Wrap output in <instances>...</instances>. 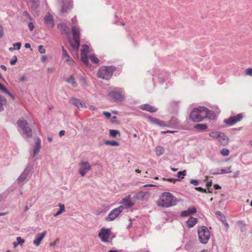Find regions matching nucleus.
I'll return each mask as SVG.
<instances>
[{"label": "nucleus", "mask_w": 252, "mask_h": 252, "mask_svg": "<svg viewBox=\"0 0 252 252\" xmlns=\"http://www.w3.org/2000/svg\"><path fill=\"white\" fill-rule=\"evenodd\" d=\"M177 203L176 197L169 192H163L156 202L158 206L163 208H169L176 205Z\"/></svg>", "instance_id": "1"}, {"label": "nucleus", "mask_w": 252, "mask_h": 252, "mask_svg": "<svg viewBox=\"0 0 252 252\" xmlns=\"http://www.w3.org/2000/svg\"><path fill=\"white\" fill-rule=\"evenodd\" d=\"M72 31L73 36V40H69L72 48L77 50L80 46V29L75 25H72Z\"/></svg>", "instance_id": "2"}, {"label": "nucleus", "mask_w": 252, "mask_h": 252, "mask_svg": "<svg viewBox=\"0 0 252 252\" xmlns=\"http://www.w3.org/2000/svg\"><path fill=\"white\" fill-rule=\"evenodd\" d=\"M204 107L199 106L194 108L191 112L189 119L190 120L198 122L202 121L204 118Z\"/></svg>", "instance_id": "3"}, {"label": "nucleus", "mask_w": 252, "mask_h": 252, "mask_svg": "<svg viewBox=\"0 0 252 252\" xmlns=\"http://www.w3.org/2000/svg\"><path fill=\"white\" fill-rule=\"evenodd\" d=\"M115 67L113 66H101L99 68L97 74L99 77L105 80H109L112 76Z\"/></svg>", "instance_id": "4"}, {"label": "nucleus", "mask_w": 252, "mask_h": 252, "mask_svg": "<svg viewBox=\"0 0 252 252\" xmlns=\"http://www.w3.org/2000/svg\"><path fill=\"white\" fill-rule=\"evenodd\" d=\"M125 93L122 88H116L108 93V96L113 101H123L125 100Z\"/></svg>", "instance_id": "5"}, {"label": "nucleus", "mask_w": 252, "mask_h": 252, "mask_svg": "<svg viewBox=\"0 0 252 252\" xmlns=\"http://www.w3.org/2000/svg\"><path fill=\"white\" fill-rule=\"evenodd\" d=\"M198 234L200 242L205 244L210 238V233L208 228L205 226H202L198 229Z\"/></svg>", "instance_id": "6"}, {"label": "nucleus", "mask_w": 252, "mask_h": 252, "mask_svg": "<svg viewBox=\"0 0 252 252\" xmlns=\"http://www.w3.org/2000/svg\"><path fill=\"white\" fill-rule=\"evenodd\" d=\"M17 125L23 133L28 137L32 135V129L29 126L27 121L24 119H20L17 122Z\"/></svg>", "instance_id": "7"}, {"label": "nucleus", "mask_w": 252, "mask_h": 252, "mask_svg": "<svg viewBox=\"0 0 252 252\" xmlns=\"http://www.w3.org/2000/svg\"><path fill=\"white\" fill-rule=\"evenodd\" d=\"M33 163L32 162H29L28 163L26 167L17 179V181L18 183H21L26 180L30 173L33 169Z\"/></svg>", "instance_id": "8"}, {"label": "nucleus", "mask_w": 252, "mask_h": 252, "mask_svg": "<svg viewBox=\"0 0 252 252\" xmlns=\"http://www.w3.org/2000/svg\"><path fill=\"white\" fill-rule=\"evenodd\" d=\"M78 172L82 177H84L92 168V165L87 161H81L79 164Z\"/></svg>", "instance_id": "9"}, {"label": "nucleus", "mask_w": 252, "mask_h": 252, "mask_svg": "<svg viewBox=\"0 0 252 252\" xmlns=\"http://www.w3.org/2000/svg\"><path fill=\"white\" fill-rule=\"evenodd\" d=\"M243 113H240L236 116H232L227 119L224 120L223 122L229 126H231L235 124L236 123L240 121L243 118Z\"/></svg>", "instance_id": "10"}, {"label": "nucleus", "mask_w": 252, "mask_h": 252, "mask_svg": "<svg viewBox=\"0 0 252 252\" xmlns=\"http://www.w3.org/2000/svg\"><path fill=\"white\" fill-rule=\"evenodd\" d=\"M123 210L124 207L123 206H120L119 207L112 210L106 217V220L108 221L114 220L123 211Z\"/></svg>", "instance_id": "11"}, {"label": "nucleus", "mask_w": 252, "mask_h": 252, "mask_svg": "<svg viewBox=\"0 0 252 252\" xmlns=\"http://www.w3.org/2000/svg\"><path fill=\"white\" fill-rule=\"evenodd\" d=\"M111 235L110 229L105 228H102L98 233V236L101 241L103 242H108V239Z\"/></svg>", "instance_id": "12"}, {"label": "nucleus", "mask_w": 252, "mask_h": 252, "mask_svg": "<svg viewBox=\"0 0 252 252\" xmlns=\"http://www.w3.org/2000/svg\"><path fill=\"white\" fill-rule=\"evenodd\" d=\"M150 196V193L148 191H140L136 193L132 197V199L136 200L147 201Z\"/></svg>", "instance_id": "13"}, {"label": "nucleus", "mask_w": 252, "mask_h": 252, "mask_svg": "<svg viewBox=\"0 0 252 252\" xmlns=\"http://www.w3.org/2000/svg\"><path fill=\"white\" fill-rule=\"evenodd\" d=\"M89 49V47L87 45H84L83 46L81 50V61L86 65L89 64V61L87 58Z\"/></svg>", "instance_id": "14"}, {"label": "nucleus", "mask_w": 252, "mask_h": 252, "mask_svg": "<svg viewBox=\"0 0 252 252\" xmlns=\"http://www.w3.org/2000/svg\"><path fill=\"white\" fill-rule=\"evenodd\" d=\"M69 102L76 106L79 109L85 108L86 107L85 103L83 101L74 97H71L70 98Z\"/></svg>", "instance_id": "15"}, {"label": "nucleus", "mask_w": 252, "mask_h": 252, "mask_svg": "<svg viewBox=\"0 0 252 252\" xmlns=\"http://www.w3.org/2000/svg\"><path fill=\"white\" fill-rule=\"evenodd\" d=\"M46 235V231H43L42 233H39L35 235L33 244L35 246H38L40 245L41 241Z\"/></svg>", "instance_id": "16"}, {"label": "nucleus", "mask_w": 252, "mask_h": 252, "mask_svg": "<svg viewBox=\"0 0 252 252\" xmlns=\"http://www.w3.org/2000/svg\"><path fill=\"white\" fill-rule=\"evenodd\" d=\"M121 203L124 208L125 207L126 209L129 208L134 205V203L131 201L130 195H128L126 197L123 198Z\"/></svg>", "instance_id": "17"}, {"label": "nucleus", "mask_w": 252, "mask_h": 252, "mask_svg": "<svg viewBox=\"0 0 252 252\" xmlns=\"http://www.w3.org/2000/svg\"><path fill=\"white\" fill-rule=\"evenodd\" d=\"M57 28L61 31L62 34H64L68 37L70 34V30L66 24L63 23L59 24L57 25Z\"/></svg>", "instance_id": "18"}, {"label": "nucleus", "mask_w": 252, "mask_h": 252, "mask_svg": "<svg viewBox=\"0 0 252 252\" xmlns=\"http://www.w3.org/2000/svg\"><path fill=\"white\" fill-rule=\"evenodd\" d=\"M148 121L152 124L158 125L160 126H167L163 121L154 117H147Z\"/></svg>", "instance_id": "19"}, {"label": "nucleus", "mask_w": 252, "mask_h": 252, "mask_svg": "<svg viewBox=\"0 0 252 252\" xmlns=\"http://www.w3.org/2000/svg\"><path fill=\"white\" fill-rule=\"evenodd\" d=\"M63 50V58L65 60L69 65H72L74 62L67 53V51L65 49L63 46H62Z\"/></svg>", "instance_id": "20"}, {"label": "nucleus", "mask_w": 252, "mask_h": 252, "mask_svg": "<svg viewBox=\"0 0 252 252\" xmlns=\"http://www.w3.org/2000/svg\"><path fill=\"white\" fill-rule=\"evenodd\" d=\"M204 118H208L210 120H214L216 117L215 113L211 110L204 107Z\"/></svg>", "instance_id": "21"}, {"label": "nucleus", "mask_w": 252, "mask_h": 252, "mask_svg": "<svg viewBox=\"0 0 252 252\" xmlns=\"http://www.w3.org/2000/svg\"><path fill=\"white\" fill-rule=\"evenodd\" d=\"M140 108L143 110H145L150 112L154 113L156 112L158 109L148 104H144L140 106Z\"/></svg>", "instance_id": "22"}, {"label": "nucleus", "mask_w": 252, "mask_h": 252, "mask_svg": "<svg viewBox=\"0 0 252 252\" xmlns=\"http://www.w3.org/2000/svg\"><path fill=\"white\" fill-rule=\"evenodd\" d=\"M45 23L47 26L51 28L54 27L55 24L53 17L50 14L46 15L44 17Z\"/></svg>", "instance_id": "23"}, {"label": "nucleus", "mask_w": 252, "mask_h": 252, "mask_svg": "<svg viewBox=\"0 0 252 252\" xmlns=\"http://www.w3.org/2000/svg\"><path fill=\"white\" fill-rule=\"evenodd\" d=\"M41 148V141L39 139H37L36 140L35 145L34 146V148L33 149V153L32 155V157L34 158L36 156V155L39 153Z\"/></svg>", "instance_id": "24"}, {"label": "nucleus", "mask_w": 252, "mask_h": 252, "mask_svg": "<svg viewBox=\"0 0 252 252\" xmlns=\"http://www.w3.org/2000/svg\"><path fill=\"white\" fill-rule=\"evenodd\" d=\"M197 222L196 218L190 217L187 221V225L189 227H193Z\"/></svg>", "instance_id": "25"}, {"label": "nucleus", "mask_w": 252, "mask_h": 252, "mask_svg": "<svg viewBox=\"0 0 252 252\" xmlns=\"http://www.w3.org/2000/svg\"><path fill=\"white\" fill-rule=\"evenodd\" d=\"M65 81L67 83L71 84L74 88H76L78 86L77 82L75 81V79L72 76L66 79Z\"/></svg>", "instance_id": "26"}, {"label": "nucleus", "mask_w": 252, "mask_h": 252, "mask_svg": "<svg viewBox=\"0 0 252 252\" xmlns=\"http://www.w3.org/2000/svg\"><path fill=\"white\" fill-rule=\"evenodd\" d=\"M194 128L196 129H198V130H199L201 131H203V130L206 129L207 128V125L204 124H198L195 125L194 126Z\"/></svg>", "instance_id": "27"}, {"label": "nucleus", "mask_w": 252, "mask_h": 252, "mask_svg": "<svg viewBox=\"0 0 252 252\" xmlns=\"http://www.w3.org/2000/svg\"><path fill=\"white\" fill-rule=\"evenodd\" d=\"M164 149L160 146H158L155 149L156 154L158 156H160L164 153Z\"/></svg>", "instance_id": "28"}, {"label": "nucleus", "mask_w": 252, "mask_h": 252, "mask_svg": "<svg viewBox=\"0 0 252 252\" xmlns=\"http://www.w3.org/2000/svg\"><path fill=\"white\" fill-rule=\"evenodd\" d=\"M178 124V119L175 117H172L169 122L168 124H166L168 126H175Z\"/></svg>", "instance_id": "29"}, {"label": "nucleus", "mask_w": 252, "mask_h": 252, "mask_svg": "<svg viewBox=\"0 0 252 252\" xmlns=\"http://www.w3.org/2000/svg\"><path fill=\"white\" fill-rule=\"evenodd\" d=\"M228 137L224 134L221 133V145L225 146L228 144Z\"/></svg>", "instance_id": "30"}, {"label": "nucleus", "mask_w": 252, "mask_h": 252, "mask_svg": "<svg viewBox=\"0 0 252 252\" xmlns=\"http://www.w3.org/2000/svg\"><path fill=\"white\" fill-rule=\"evenodd\" d=\"M104 143L107 145H111L112 146H118L119 145V143L115 140H107L104 142Z\"/></svg>", "instance_id": "31"}, {"label": "nucleus", "mask_w": 252, "mask_h": 252, "mask_svg": "<svg viewBox=\"0 0 252 252\" xmlns=\"http://www.w3.org/2000/svg\"><path fill=\"white\" fill-rule=\"evenodd\" d=\"M72 7L71 3L69 2L68 5H66L64 3L63 5L62 10H61V13H63L64 12H66L68 9H69L70 7Z\"/></svg>", "instance_id": "32"}, {"label": "nucleus", "mask_w": 252, "mask_h": 252, "mask_svg": "<svg viewBox=\"0 0 252 252\" xmlns=\"http://www.w3.org/2000/svg\"><path fill=\"white\" fill-rule=\"evenodd\" d=\"M209 135L213 138H220V133L219 132H212L209 133Z\"/></svg>", "instance_id": "33"}, {"label": "nucleus", "mask_w": 252, "mask_h": 252, "mask_svg": "<svg viewBox=\"0 0 252 252\" xmlns=\"http://www.w3.org/2000/svg\"><path fill=\"white\" fill-rule=\"evenodd\" d=\"M109 134L112 137H115L117 134L120 135V132L117 130L110 129L109 130Z\"/></svg>", "instance_id": "34"}, {"label": "nucleus", "mask_w": 252, "mask_h": 252, "mask_svg": "<svg viewBox=\"0 0 252 252\" xmlns=\"http://www.w3.org/2000/svg\"><path fill=\"white\" fill-rule=\"evenodd\" d=\"M90 59L94 63H97L99 62V60L94 55H90Z\"/></svg>", "instance_id": "35"}, {"label": "nucleus", "mask_w": 252, "mask_h": 252, "mask_svg": "<svg viewBox=\"0 0 252 252\" xmlns=\"http://www.w3.org/2000/svg\"><path fill=\"white\" fill-rule=\"evenodd\" d=\"M221 223L224 225V229L225 231H227V230L229 228V225L226 222L225 220H223L222 219V216L221 215Z\"/></svg>", "instance_id": "36"}, {"label": "nucleus", "mask_w": 252, "mask_h": 252, "mask_svg": "<svg viewBox=\"0 0 252 252\" xmlns=\"http://www.w3.org/2000/svg\"><path fill=\"white\" fill-rule=\"evenodd\" d=\"M186 175V170H183V171H179L178 172V179H180L181 178V179H183L184 178V177Z\"/></svg>", "instance_id": "37"}, {"label": "nucleus", "mask_w": 252, "mask_h": 252, "mask_svg": "<svg viewBox=\"0 0 252 252\" xmlns=\"http://www.w3.org/2000/svg\"><path fill=\"white\" fill-rule=\"evenodd\" d=\"M17 244L19 245L22 246L25 243V240L21 237H17L16 238Z\"/></svg>", "instance_id": "38"}, {"label": "nucleus", "mask_w": 252, "mask_h": 252, "mask_svg": "<svg viewBox=\"0 0 252 252\" xmlns=\"http://www.w3.org/2000/svg\"><path fill=\"white\" fill-rule=\"evenodd\" d=\"M229 154V150L227 149H221V155L223 156H227Z\"/></svg>", "instance_id": "39"}, {"label": "nucleus", "mask_w": 252, "mask_h": 252, "mask_svg": "<svg viewBox=\"0 0 252 252\" xmlns=\"http://www.w3.org/2000/svg\"><path fill=\"white\" fill-rule=\"evenodd\" d=\"M231 166H229L227 169H221V174L231 173Z\"/></svg>", "instance_id": "40"}, {"label": "nucleus", "mask_w": 252, "mask_h": 252, "mask_svg": "<svg viewBox=\"0 0 252 252\" xmlns=\"http://www.w3.org/2000/svg\"><path fill=\"white\" fill-rule=\"evenodd\" d=\"M163 180L164 181H167L173 183H175L176 181H180V179L175 178H163Z\"/></svg>", "instance_id": "41"}, {"label": "nucleus", "mask_w": 252, "mask_h": 252, "mask_svg": "<svg viewBox=\"0 0 252 252\" xmlns=\"http://www.w3.org/2000/svg\"><path fill=\"white\" fill-rule=\"evenodd\" d=\"M14 49L19 50L21 46V44L20 42L15 43L13 44Z\"/></svg>", "instance_id": "42"}, {"label": "nucleus", "mask_w": 252, "mask_h": 252, "mask_svg": "<svg viewBox=\"0 0 252 252\" xmlns=\"http://www.w3.org/2000/svg\"><path fill=\"white\" fill-rule=\"evenodd\" d=\"M189 215L190 214L188 210H186V211H182L181 213V216L182 217H187V216H189Z\"/></svg>", "instance_id": "43"}, {"label": "nucleus", "mask_w": 252, "mask_h": 252, "mask_svg": "<svg viewBox=\"0 0 252 252\" xmlns=\"http://www.w3.org/2000/svg\"><path fill=\"white\" fill-rule=\"evenodd\" d=\"M38 50L40 53L43 54L45 53V50L43 48L42 45H39L38 47Z\"/></svg>", "instance_id": "44"}, {"label": "nucleus", "mask_w": 252, "mask_h": 252, "mask_svg": "<svg viewBox=\"0 0 252 252\" xmlns=\"http://www.w3.org/2000/svg\"><path fill=\"white\" fill-rule=\"evenodd\" d=\"M19 80L21 82H24L27 81L28 79L26 76L23 75V76H21L20 77H19Z\"/></svg>", "instance_id": "45"}, {"label": "nucleus", "mask_w": 252, "mask_h": 252, "mask_svg": "<svg viewBox=\"0 0 252 252\" xmlns=\"http://www.w3.org/2000/svg\"><path fill=\"white\" fill-rule=\"evenodd\" d=\"M23 16H25L26 17H27L28 19H29L30 20L32 21V17H31V16L29 15V14L28 13V12L27 11H24L23 12Z\"/></svg>", "instance_id": "46"}, {"label": "nucleus", "mask_w": 252, "mask_h": 252, "mask_svg": "<svg viewBox=\"0 0 252 252\" xmlns=\"http://www.w3.org/2000/svg\"><path fill=\"white\" fill-rule=\"evenodd\" d=\"M188 211L189 212V214L194 213L196 212V209L195 207H190L188 209Z\"/></svg>", "instance_id": "47"}, {"label": "nucleus", "mask_w": 252, "mask_h": 252, "mask_svg": "<svg viewBox=\"0 0 252 252\" xmlns=\"http://www.w3.org/2000/svg\"><path fill=\"white\" fill-rule=\"evenodd\" d=\"M189 182L191 184H192L194 186H197L199 184L198 181L197 180L191 179L189 181Z\"/></svg>", "instance_id": "48"}, {"label": "nucleus", "mask_w": 252, "mask_h": 252, "mask_svg": "<svg viewBox=\"0 0 252 252\" xmlns=\"http://www.w3.org/2000/svg\"><path fill=\"white\" fill-rule=\"evenodd\" d=\"M4 98L0 96V112L3 110L2 102L3 101Z\"/></svg>", "instance_id": "49"}, {"label": "nucleus", "mask_w": 252, "mask_h": 252, "mask_svg": "<svg viewBox=\"0 0 252 252\" xmlns=\"http://www.w3.org/2000/svg\"><path fill=\"white\" fill-rule=\"evenodd\" d=\"M245 72L247 75L252 76V68H247Z\"/></svg>", "instance_id": "50"}, {"label": "nucleus", "mask_w": 252, "mask_h": 252, "mask_svg": "<svg viewBox=\"0 0 252 252\" xmlns=\"http://www.w3.org/2000/svg\"><path fill=\"white\" fill-rule=\"evenodd\" d=\"M28 27L29 28V30L31 31H33V30L34 29V24L32 22H30L29 24H28Z\"/></svg>", "instance_id": "51"}, {"label": "nucleus", "mask_w": 252, "mask_h": 252, "mask_svg": "<svg viewBox=\"0 0 252 252\" xmlns=\"http://www.w3.org/2000/svg\"><path fill=\"white\" fill-rule=\"evenodd\" d=\"M30 1L33 3L34 7H36L39 4V0H30Z\"/></svg>", "instance_id": "52"}, {"label": "nucleus", "mask_w": 252, "mask_h": 252, "mask_svg": "<svg viewBox=\"0 0 252 252\" xmlns=\"http://www.w3.org/2000/svg\"><path fill=\"white\" fill-rule=\"evenodd\" d=\"M59 206L60 207V209L59 211H61L63 213L64 211V205L63 204L60 203L59 204Z\"/></svg>", "instance_id": "53"}, {"label": "nucleus", "mask_w": 252, "mask_h": 252, "mask_svg": "<svg viewBox=\"0 0 252 252\" xmlns=\"http://www.w3.org/2000/svg\"><path fill=\"white\" fill-rule=\"evenodd\" d=\"M102 114L107 118H110L111 116V113L110 112H109L104 111V112H102Z\"/></svg>", "instance_id": "54"}, {"label": "nucleus", "mask_w": 252, "mask_h": 252, "mask_svg": "<svg viewBox=\"0 0 252 252\" xmlns=\"http://www.w3.org/2000/svg\"><path fill=\"white\" fill-rule=\"evenodd\" d=\"M3 92L6 93V94H7L13 99L14 98V95L11 93H10V92L8 90H7V89L6 88V90H4V91Z\"/></svg>", "instance_id": "55"}, {"label": "nucleus", "mask_w": 252, "mask_h": 252, "mask_svg": "<svg viewBox=\"0 0 252 252\" xmlns=\"http://www.w3.org/2000/svg\"><path fill=\"white\" fill-rule=\"evenodd\" d=\"M47 71L48 73H52L55 71V68L54 67H48Z\"/></svg>", "instance_id": "56"}, {"label": "nucleus", "mask_w": 252, "mask_h": 252, "mask_svg": "<svg viewBox=\"0 0 252 252\" xmlns=\"http://www.w3.org/2000/svg\"><path fill=\"white\" fill-rule=\"evenodd\" d=\"M17 61L16 56L14 57V59L10 61V63L11 65H14Z\"/></svg>", "instance_id": "57"}, {"label": "nucleus", "mask_w": 252, "mask_h": 252, "mask_svg": "<svg viewBox=\"0 0 252 252\" xmlns=\"http://www.w3.org/2000/svg\"><path fill=\"white\" fill-rule=\"evenodd\" d=\"M3 35V28L1 25L0 24V38H1Z\"/></svg>", "instance_id": "58"}, {"label": "nucleus", "mask_w": 252, "mask_h": 252, "mask_svg": "<svg viewBox=\"0 0 252 252\" xmlns=\"http://www.w3.org/2000/svg\"><path fill=\"white\" fill-rule=\"evenodd\" d=\"M6 196L4 193L0 194V202L5 198Z\"/></svg>", "instance_id": "59"}, {"label": "nucleus", "mask_w": 252, "mask_h": 252, "mask_svg": "<svg viewBox=\"0 0 252 252\" xmlns=\"http://www.w3.org/2000/svg\"><path fill=\"white\" fill-rule=\"evenodd\" d=\"M0 90L2 91L3 92L4 91V90H6V88L1 83H0Z\"/></svg>", "instance_id": "60"}, {"label": "nucleus", "mask_w": 252, "mask_h": 252, "mask_svg": "<svg viewBox=\"0 0 252 252\" xmlns=\"http://www.w3.org/2000/svg\"><path fill=\"white\" fill-rule=\"evenodd\" d=\"M47 59V57L46 56H43L41 58V61L42 62H44Z\"/></svg>", "instance_id": "61"}, {"label": "nucleus", "mask_w": 252, "mask_h": 252, "mask_svg": "<svg viewBox=\"0 0 252 252\" xmlns=\"http://www.w3.org/2000/svg\"><path fill=\"white\" fill-rule=\"evenodd\" d=\"M175 131H170V130H168V131H161V133H162V134H165V133H174Z\"/></svg>", "instance_id": "62"}, {"label": "nucleus", "mask_w": 252, "mask_h": 252, "mask_svg": "<svg viewBox=\"0 0 252 252\" xmlns=\"http://www.w3.org/2000/svg\"><path fill=\"white\" fill-rule=\"evenodd\" d=\"M65 134V131L64 130H61L60 132H59V135L60 137H62V136L64 135Z\"/></svg>", "instance_id": "63"}, {"label": "nucleus", "mask_w": 252, "mask_h": 252, "mask_svg": "<svg viewBox=\"0 0 252 252\" xmlns=\"http://www.w3.org/2000/svg\"><path fill=\"white\" fill-rule=\"evenodd\" d=\"M76 17H74L72 19V25H75V22H76Z\"/></svg>", "instance_id": "64"}]
</instances>
